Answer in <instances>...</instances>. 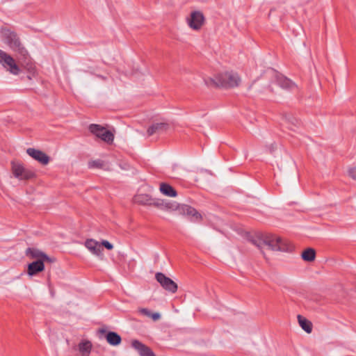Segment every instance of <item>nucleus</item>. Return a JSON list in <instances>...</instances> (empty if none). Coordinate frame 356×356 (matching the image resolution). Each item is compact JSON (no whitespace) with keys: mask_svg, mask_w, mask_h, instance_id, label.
I'll return each mask as SVG.
<instances>
[{"mask_svg":"<svg viewBox=\"0 0 356 356\" xmlns=\"http://www.w3.org/2000/svg\"><path fill=\"white\" fill-rule=\"evenodd\" d=\"M257 245L264 254L267 250L289 252L293 249L292 244L287 240H284L276 236L265 238Z\"/></svg>","mask_w":356,"mask_h":356,"instance_id":"7ed1b4c3","label":"nucleus"},{"mask_svg":"<svg viewBox=\"0 0 356 356\" xmlns=\"http://www.w3.org/2000/svg\"><path fill=\"white\" fill-rule=\"evenodd\" d=\"M98 78L104 80V81H106L107 80V77L105 76H103V75H101V74H97L96 75Z\"/></svg>","mask_w":356,"mask_h":356,"instance_id":"c85d7f7f","label":"nucleus"},{"mask_svg":"<svg viewBox=\"0 0 356 356\" xmlns=\"http://www.w3.org/2000/svg\"><path fill=\"white\" fill-rule=\"evenodd\" d=\"M26 254L31 257L32 259H35L36 261H41L42 262L49 261L53 262L54 260L49 258L47 254H46L42 251L35 249V248H29L26 250Z\"/></svg>","mask_w":356,"mask_h":356,"instance_id":"4468645a","label":"nucleus"},{"mask_svg":"<svg viewBox=\"0 0 356 356\" xmlns=\"http://www.w3.org/2000/svg\"><path fill=\"white\" fill-rule=\"evenodd\" d=\"M204 16L200 11L192 12L186 19L187 24L194 31L200 30L204 24Z\"/></svg>","mask_w":356,"mask_h":356,"instance_id":"0eeeda50","label":"nucleus"},{"mask_svg":"<svg viewBox=\"0 0 356 356\" xmlns=\"http://www.w3.org/2000/svg\"><path fill=\"white\" fill-rule=\"evenodd\" d=\"M155 277L164 289L173 293L177 291L178 288L177 284L170 278L166 277L163 273H157Z\"/></svg>","mask_w":356,"mask_h":356,"instance_id":"6e6552de","label":"nucleus"},{"mask_svg":"<svg viewBox=\"0 0 356 356\" xmlns=\"http://www.w3.org/2000/svg\"><path fill=\"white\" fill-rule=\"evenodd\" d=\"M159 189L161 193L166 196L174 197L177 195L176 191L166 183H161Z\"/></svg>","mask_w":356,"mask_h":356,"instance_id":"a211bd4d","label":"nucleus"},{"mask_svg":"<svg viewBox=\"0 0 356 356\" xmlns=\"http://www.w3.org/2000/svg\"><path fill=\"white\" fill-rule=\"evenodd\" d=\"M107 342L112 346H118L121 343V337L114 332H109L106 336Z\"/></svg>","mask_w":356,"mask_h":356,"instance_id":"aec40b11","label":"nucleus"},{"mask_svg":"<svg viewBox=\"0 0 356 356\" xmlns=\"http://www.w3.org/2000/svg\"><path fill=\"white\" fill-rule=\"evenodd\" d=\"M181 213L194 222H199L202 218V215L195 209L188 205L181 207Z\"/></svg>","mask_w":356,"mask_h":356,"instance_id":"9d476101","label":"nucleus"},{"mask_svg":"<svg viewBox=\"0 0 356 356\" xmlns=\"http://www.w3.org/2000/svg\"><path fill=\"white\" fill-rule=\"evenodd\" d=\"M149 317L152 318L153 321H156L161 318V315L159 313L151 312V315Z\"/></svg>","mask_w":356,"mask_h":356,"instance_id":"cd10ccee","label":"nucleus"},{"mask_svg":"<svg viewBox=\"0 0 356 356\" xmlns=\"http://www.w3.org/2000/svg\"><path fill=\"white\" fill-rule=\"evenodd\" d=\"M78 348L81 356H89L92 348V345L90 341L85 340L79 343Z\"/></svg>","mask_w":356,"mask_h":356,"instance_id":"f3484780","label":"nucleus"},{"mask_svg":"<svg viewBox=\"0 0 356 356\" xmlns=\"http://www.w3.org/2000/svg\"><path fill=\"white\" fill-rule=\"evenodd\" d=\"M85 246L92 254L97 257L102 255L103 248L102 245L95 239H87L85 241Z\"/></svg>","mask_w":356,"mask_h":356,"instance_id":"ddd939ff","label":"nucleus"},{"mask_svg":"<svg viewBox=\"0 0 356 356\" xmlns=\"http://www.w3.org/2000/svg\"><path fill=\"white\" fill-rule=\"evenodd\" d=\"M26 153L33 159L40 163L42 165H47L50 161L49 156L42 151L35 148H28Z\"/></svg>","mask_w":356,"mask_h":356,"instance_id":"1a4fd4ad","label":"nucleus"},{"mask_svg":"<svg viewBox=\"0 0 356 356\" xmlns=\"http://www.w3.org/2000/svg\"><path fill=\"white\" fill-rule=\"evenodd\" d=\"M138 312L140 314H141L143 315H145L146 316H148V317H149L150 315H151V312L149 309H146V308H140L138 309Z\"/></svg>","mask_w":356,"mask_h":356,"instance_id":"bb28decb","label":"nucleus"},{"mask_svg":"<svg viewBox=\"0 0 356 356\" xmlns=\"http://www.w3.org/2000/svg\"><path fill=\"white\" fill-rule=\"evenodd\" d=\"M90 168H101L103 167V162L101 160L91 161L88 162Z\"/></svg>","mask_w":356,"mask_h":356,"instance_id":"b1692460","label":"nucleus"},{"mask_svg":"<svg viewBox=\"0 0 356 356\" xmlns=\"http://www.w3.org/2000/svg\"><path fill=\"white\" fill-rule=\"evenodd\" d=\"M348 174L352 179L356 180V166L350 168Z\"/></svg>","mask_w":356,"mask_h":356,"instance_id":"393cba45","label":"nucleus"},{"mask_svg":"<svg viewBox=\"0 0 356 356\" xmlns=\"http://www.w3.org/2000/svg\"><path fill=\"white\" fill-rule=\"evenodd\" d=\"M208 86H218L225 88H232L239 86L241 79L235 72H225L216 74L213 77H207L204 79Z\"/></svg>","mask_w":356,"mask_h":356,"instance_id":"f03ea898","label":"nucleus"},{"mask_svg":"<svg viewBox=\"0 0 356 356\" xmlns=\"http://www.w3.org/2000/svg\"><path fill=\"white\" fill-rule=\"evenodd\" d=\"M2 36L4 42L8 44L10 48L16 54H21L20 59H26L28 58V51L22 46L17 35L10 30L5 29L2 31Z\"/></svg>","mask_w":356,"mask_h":356,"instance_id":"20e7f679","label":"nucleus"},{"mask_svg":"<svg viewBox=\"0 0 356 356\" xmlns=\"http://www.w3.org/2000/svg\"><path fill=\"white\" fill-rule=\"evenodd\" d=\"M44 269V262L41 261H35L30 263L27 268V274L29 276H33L38 273L43 271Z\"/></svg>","mask_w":356,"mask_h":356,"instance_id":"dca6fc26","label":"nucleus"},{"mask_svg":"<svg viewBox=\"0 0 356 356\" xmlns=\"http://www.w3.org/2000/svg\"><path fill=\"white\" fill-rule=\"evenodd\" d=\"M170 126L167 122H156L152 124L147 129V135L149 136L154 134H161L168 131Z\"/></svg>","mask_w":356,"mask_h":356,"instance_id":"9b49d317","label":"nucleus"},{"mask_svg":"<svg viewBox=\"0 0 356 356\" xmlns=\"http://www.w3.org/2000/svg\"><path fill=\"white\" fill-rule=\"evenodd\" d=\"M298 321L300 326L302 327L303 330H305L308 334L312 332V324L309 320H307L306 318L303 317L301 315H298Z\"/></svg>","mask_w":356,"mask_h":356,"instance_id":"6ab92c4d","label":"nucleus"},{"mask_svg":"<svg viewBox=\"0 0 356 356\" xmlns=\"http://www.w3.org/2000/svg\"><path fill=\"white\" fill-rule=\"evenodd\" d=\"M154 198L147 194H137L134 196L133 202L135 204L143 206H153Z\"/></svg>","mask_w":356,"mask_h":356,"instance_id":"2eb2a0df","label":"nucleus"},{"mask_svg":"<svg viewBox=\"0 0 356 356\" xmlns=\"http://www.w3.org/2000/svg\"><path fill=\"white\" fill-rule=\"evenodd\" d=\"M153 206L161 209H175V206L169 202L161 199H154Z\"/></svg>","mask_w":356,"mask_h":356,"instance_id":"4be33fe9","label":"nucleus"},{"mask_svg":"<svg viewBox=\"0 0 356 356\" xmlns=\"http://www.w3.org/2000/svg\"><path fill=\"white\" fill-rule=\"evenodd\" d=\"M88 129L93 135L104 142L108 144L113 143L114 135L105 127L99 124H92L89 126Z\"/></svg>","mask_w":356,"mask_h":356,"instance_id":"39448f33","label":"nucleus"},{"mask_svg":"<svg viewBox=\"0 0 356 356\" xmlns=\"http://www.w3.org/2000/svg\"><path fill=\"white\" fill-rule=\"evenodd\" d=\"M131 346L137 350L140 356H156L150 348L138 340H133Z\"/></svg>","mask_w":356,"mask_h":356,"instance_id":"f8f14e48","label":"nucleus"},{"mask_svg":"<svg viewBox=\"0 0 356 356\" xmlns=\"http://www.w3.org/2000/svg\"><path fill=\"white\" fill-rule=\"evenodd\" d=\"M21 58V54H16L15 58L6 51L0 49V64L13 75L19 74L22 68L28 72L35 73V65L31 61V58L28 54V58L23 60Z\"/></svg>","mask_w":356,"mask_h":356,"instance_id":"f257e3e1","label":"nucleus"},{"mask_svg":"<svg viewBox=\"0 0 356 356\" xmlns=\"http://www.w3.org/2000/svg\"><path fill=\"white\" fill-rule=\"evenodd\" d=\"M100 244L102 245V247L104 246L107 250H111L113 248V245L110 242H108V241H106V240L102 241V242Z\"/></svg>","mask_w":356,"mask_h":356,"instance_id":"a878e982","label":"nucleus"},{"mask_svg":"<svg viewBox=\"0 0 356 356\" xmlns=\"http://www.w3.org/2000/svg\"><path fill=\"white\" fill-rule=\"evenodd\" d=\"M11 165L13 175L19 180H28L35 177L33 171L25 168L20 163L13 161Z\"/></svg>","mask_w":356,"mask_h":356,"instance_id":"423d86ee","label":"nucleus"},{"mask_svg":"<svg viewBox=\"0 0 356 356\" xmlns=\"http://www.w3.org/2000/svg\"><path fill=\"white\" fill-rule=\"evenodd\" d=\"M278 81L280 86L285 89H292L296 87L295 83L286 77L279 78Z\"/></svg>","mask_w":356,"mask_h":356,"instance_id":"5701e85b","label":"nucleus"},{"mask_svg":"<svg viewBox=\"0 0 356 356\" xmlns=\"http://www.w3.org/2000/svg\"><path fill=\"white\" fill-rule=\"evenodd\" d=\"M301 257L305 261H313L316 258V251L313 248H307L302 252Z\"/></svg>","mask_w":356,"mask_h":356,"instance_id":"412c9836","label":"nucleus"}]
</instances>
